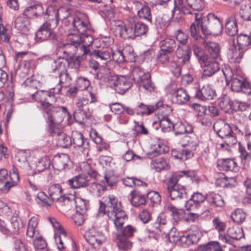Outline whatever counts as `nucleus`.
I'll list each match as a JSON object with an SVG mask.
<instances>
[{
  "label": "nucleus",
  "mask_w": 251,
  "mask_h": 251,
  "mask_svg": "<svg viewBox=\"0 0 251 251\" xmlns=\"http://www.w3.org/2000/svg\"><path fill=\"white\" fill-rule=\"evenodd\" d=\"M103 214H106L113 223L117 230L121 231L123 237H130L136 232L137 229L131 225H128L123 229V226L127 217L122 209L121 202L114 195H109L105 200V204L100 202L98 215Z\"/></svg>",
  "instance_id": "obj_1"
},
{
  "label": "nucleus",
  "mask_w": 251,
  "mask_h": 251,
  "mask_svg": "<svg viewBox=\"0 0 251 251\" xmlns=\"http://www.w3.org/2000/svg\"><path fill=\"white\" fill-rule=\"evenodd\" d=\"M111 27L116 35L125 39H135L137 37L146 35L149 31V26L146 24L136 21V18L131 16L128 17L125 22L113 21Z\"/></svg>",
  "instance_id": "obj_2"
},
{
  "label": "nucleus",
  "mask_w": 251,
  "mask_h": 251,
  "mask_svg": "<svg viewBox=\"0 0 251 251\" xmlns=\"http://www.w3.org/2000/svg\"><path fill=\"white\" fill-rule=\"evenodd\" d=\"M182 177L190 178L192 181H196L198 179L194 171L185 170L173 174L167 184L168 193L172 200L186 198L185 187L178 184L179 179Z\"/></svg>",
  "instance_id": "obj_3"
},
{
  "label": "nucleus",
  "mask_w": 251,
  "mask_h": 251,
  "mask_svg": "<svg viewBox=\"0 0 251 251\" xmlns=\"http://www.w3.org/2000/svg\"><path fill=\"white\" fill-rule=\"evenodd\" d=\"M196 22L200 26L202 33L205 36L220 32L223 28V24L219 18L212 13L206 16L199 12L195 13Z\"/></svg>",
  "instance_id": "obj_4"
},
{
  "label": "nucleus",
  "mask_w": 251,
  "mask_h": 251,
  "mask_svg": "<svg viewBox=\"0 0 251 251\" xmlns=\"http://www.w3.org/2000/svg\"><path fill=\"white\" fill-rule=\"evenodd\" d=\"M67 39L69 43L64 45L65 50L63 51V53H66L67 55L71 54L68 48L73 46L76 48H79L82 53V56L90 53L91 50L89 46L92 45L94 41L93 36L89 34L88 32L81 34L69 33L67 36Z\"/></svg>",
  "instance_id": "obj_5"
},
{
  "label": "nucleus",
  "mask_w": 251,
  "mask_h": 251,
  "mask_svg": "<svg viewBox=\"0 0 251 251\" xmlns=\"http://www.w3.org/2000/svg\"><path fill=\"white\" fill-rule=\"evenodd\" d=\"M223 75L225 76L226 84L231 83V89L235 92H243L248 95H251V89L249 84L246 82L242 76L234 74L229 66H225L222 69Z\"/></svg>",
  "instance_id": "obj_6"
},
{
  "label": "nucleus",
  "mask_w": 251,
  "mask_h": 251,
  "mask_svg": "<svg viewBox=\"0 0 251 251\" xmlns=\"http://www.w3.org/2000/svg\"><path fill=\"white\" fill-rule=\"evenodd\" d=\"M213 129L223 141L220 144L222 148L227 149V147L233 146L237 142L235 134L225 121L217 120L213 125Z\"/></svg>",
  "instance_id": "obj_7"
},
{
  "label": "nucleus",
  "mask_w": 251,
  "mask_h": 251,
  "mask_svg": "<svg viewBox=\"0 0 251 251\" xmlns=\"http://www.w3.org/2000/svg\"><path fill=\"white\" fill-rule=\"evenodd\" d=\"M98 79L107 83V85L114 87L117 93L120 94H124L132 86L130 80L123 76H112L109 74L103 75L98 74L96 76Z\"/></svg>",
  "instance_id": "obj_8"
},
{
  "label": "nucleus",
  "mask_w": 251,
  "mask_h": 251,
  "mask_svg": "<svg viewBox=\"0 0 251 251\" xmlns=\"http://www.w3.org/2000/svg\"><path fill=\"white\" fill-rule=\"evenodd\" d=\"M62 86L56 85L55 87L50 89L48 91L38 90L32 94V98L35 100L40 103L42 108L45 112L51 106L50 101L54 100L55 96L61 94Z\"/></svg>",
  "instance_id": "obj_9"
},
{
  "label": "nucleus",
  "mask_w": 251,
  "mask_h": 251,
  "mask_svg": "<svg viewBox=\"0 0 251 251\" xmlns=\"http://www.w3.org/2000/svg\"><path fill=\"white\" fill-rule=\"evenodd\" d=\"M131 75L133 80L140 89L142 88L149 92L153 91L154 86L150 79V75L148 73H145L142 68L135 67L132 70Z\"/></svg>",
  "instance_id": "obj_10"
},
{
  "label": "nucleus",
  "mask_w": 251,
  "mask_h": 251,
  "mask_svg": "<svg viewBox=\"0 0 251 251\" xmlns=\"http://www.w3.org/2000/svg\"><path fill=\"white\" fill-rule=\"evenodd\" d=\"M44 113L47 115L48 122L57 124L61 123L65 117L70 116V113L66 107L55 106L52 104Z\"/></svg>",
  "instance_id": "obj_11"
},
{
  "label": "nucleus",
  "mask_w": 251,
  "mask_h": 251,
  "mask_svg": "<svg viewBox=\"0 0 251 251\" xmlns=\"http://www.w3.org/2000/svg\"><path fill=\"white\" fill-rule=\"evenodd\" d=\"M84 238L86 242L94 249H97L105 241L104 234L95 227L88 229L85 232Z\"/></svg>",
  "instance_id": "obj_12"
},
{
  "label": "nucleus",
  "mask_w": 251,
  "mask_h": 251,
  "mask_svg": "<svg viewBox=\"0 0 251 251\" xmlns=\"http://www.w3.org/2000/svg\"><path fill=\"white\" fill-rule=\"evenodd\" d=\"M89 100L87 98L82 97L77 100L75 103V110L74 112V118L79 123L84 121L88 115L89 109L88 104Z\"/></svg>",
  "instance_id": "obj_13"
},
{
  "label": "nucleus",
  "mask_w": 251,
  "mask_h": 251,
  "mask_svg": "<svg viewBox=\"0 0 251 251\" xmlns=\"http://www.w3.org/2000/svg\"><path fill=\"white\" fill-rule=\"evenodd\" d=\"M202 69V76L210 77L216 74L220 69V64L215 59L208 56L200 63Z\"/></svg>",
  "instance_id": "obj_14"
},
{
  "label": "nucleus",
  "mask_w": 251,
  "mask_h": 251,
  "mask_svg": "<svg viewBox=\"0 0 251 251\" xmlns=\"http://www.w3.org/2000/svg\"><path fill=\"white\" fill-rule=\"evenodd\" d=\"M244 236L243 230L238 227H231L228 229L227 234H220L219 239L223 242L232 245L233 240H238Z\"/></svg>",
  "instance_id": "obj_15"
},
{
  "label": "nucleus",
  "mask_w": 251,
  "mask_h": 251,
  "mask_svg": "<svg viewBox=\"0 0 251 251\" xmlns=\"http://www.w3.org/2000/svg\"><path fill=\"white\" fill-rule=\"evenodd\" d=\"M49 220L53 227L58 230L57 232L55 233L54 235V240L57 245L58 249L61 250L65 248L64 241L66 238V231L62 227L60 223L56 221L55 219L50 218Z\"/></svg>",
  "instance_id": "obj_16"
},
{
  "label": "nucleus",
  "mask_w": 251,
  "mask_h": 251,
  "mask_svg": "<svg viewBox=\"0 0 251 251\" xmlns=\"http://www.w3.org/2000/svg\"><path fill=\"white\" fill-rule=\"evenodd\" d=\"M73 139L75 147H77L84 156H87L90 150L89 142L87 139L84 138L83 135L78 132L73 133Z\"/></svg>",
  "instance_id": "obj_17"
},
{
  "label": "nucleus",
  "mask_w": 251,
  "mask_h": 251,
  "mask_svg": "<svg viewBox=\"0 0 251 251\" xmlns=\"http://www.w3.org/2000/svg\"><path fill=\"white\" fill-rule=\"evenodd\" d=\"M58 10L52 6L47 7L44 16L45 22L44 23L47 25L50 28H55L58 24Z\"/></svg>",
  "instance_id": "obj_18"
},
{
  "label": "nucleus",
  "mask_w": 251,
  "mask_h": 251,
  "mask_svg": "<svg viewBox=\"0 0 251 251\" xmlns=\"http://www.w3.org/2000/svg\"><path fill=\"white\" fill-rule=\"evenodd\" d=\"M71 163L70 156L67 154L58 153L53 156L52 165L54 169L61 171L68 168Z\"/></svg>",
  "instance_id": "obj_19"
},
{
  "label": "nucleus",
  "mask_w": 251,
  "mask_h": 251,
  "mask_svg": "<svg viewBox=\"0 0 251 251\" xmlns=\"http://www.w3.org/2000/svg\"><path fill=\"white\" fill-rule=\"evenodd\" d=\"M87 55L106 64L111 61V49L99 48L91 51Z\"/></svg>",
  "instance_id": "obj_20"
},
{
  "label": "nucleus",
  "mask_w": 251,
  "mask_h": 251,
  "mask_svg": "<svg viewBox=\"0 0 251 251\" xmlns=\"http://www.w3.org/2000/svg\"><path fill=\"white\" fill-rule=\"evenodd\" d=\"M216 96L215 90L209 84H205L201 87L200 86L196 94L197 98L203 100H213Z\"/></svg>",
  "instance_id": "obj_21"
},
{
  "label": "nucleus",
  "mask_w": 251,
  "mask_h": 251,
  "mask_svg": "<svg viewBox=\"0 0 251 251\" xmlns=\"http://www.w3.org/2000/svg\"><path fill=\"white\" fill-rule=\"evenodd\" d=\"M159 47L160 49L170 53L176 50V55L178 57H179L178 55L179 52L181 50V47L179 45L177 44L175 39L172 38H166L161 40L159 42Z\"/></svg>",
  "instance_id": "obj_22"
},
{
  "label": "nucleus",
  "mask_w": 251,
  "mask_h": 251,
  "mask_svg": "<svg viewBox=\"0 0 251 251\" xmlns=\"http://www.w3.org/2000/svg\"><path fill=\"white\" fill-rule=\"evenodd\" d=\"M53 28H50L49 25L43 24L36 32V37L41 41L50 40L52 41L56 40L57 37L55 33L51 31Z\"/></svg>",
  "instance_id": "obj_23"
},
{
  "label": "nucleus",
  "mask_w": 251,
  "mask_h": 251,
  "mask_svg": "<svg viewBox=\"0 0 251 251\" xmlns=\"http://www.w3.org/2000/svg\"><path fill=\"white\" fill-rule=\"evenodd\" d=\"M171 224L167 221L166 216L163 213L159 214L153 225L155 232L159 231L164 234H166L171 228Z\"/></svg>",
  "instance_id": "obj_24"
},
{
  "label": "nucleus",
  "mask_w": 251,
  "mask_h": 251,
  "mask_svg": "<svg viewBox=\"0 0 251 251\" xmlns=\"http://www.w3.org/2000/svg\"><path fill=\"white\" fill-rule=\"evenodd\" d=\"M72 24L74 27L79 34L91 31L90 23L86 17L83 19L80 17H76L74 19Z\"/></svg>",
  "instance_id": "obj_25"
},
{
  "label": "nucleus",
  "mask_w": 251,
  "mask_h": 251,
  "mask_svg": "<svg viewBox=\"0 0 251 251\" xmlns=\"http://www.w3.org/2000/svg\"><path fill=\"white\" fill-rule=\"evenodd\" d=\"M67 61L63 58H58L50 61L48 70L50 73L60 74L63 71H67Z\"/></svg>",
  "instance_id": "obj_26"
},
{
  "label": "nucleus",
  "mask_w": 251,
  "mask_h": 251,
  "mask_svg": "<svg viewBox=\"0 0 251 251\" xmlns=\"http://www.w3.org/2000/svg\"><path fill=\"white\" fill-rule=\"evenodd\" d=\"M44 9L41 4L36 3L27 6L23 12V15L27 19L37 17L43 13Z\"/></svg>",
  "instance_id": "obj_27"
},
{
  "label": "nucleus",
  "mask_w": 251,
  "mask_h": 251,
  "mask_svg": "<svg viewBox=\"0 0 251 251\" xmlns=\"http://www.w3.org/2000/svg\"><path fill=\"white\" fill-rule=\"evenodd\" d=\"M162 105V103L158 102L154 105H146L141 103L136 107V114L140 116L149 115L153 113Z\"/></svg>",
  "instance_id": "obj_28"
},
{
  "label": "nucleus",
  "mask_w": 251,
  "mask_h": 251,
  "mask_svg": "<svg viewBox=\"0 0 251 251\" xmlns=\"http://www.w3.org/2000/svg\"><path fill=\"white\" fill-rule=\"evenodd\" d=\"M245 51L240 50L233 44L229 48L228 58L229 61L232 63H240L243 56Z\"/></svg>",
  "instance_id": "obj_29"
},
{
  "label": "nucleus",
  "mask_w": 251,
  "mask_h": 251,
  "mask_svg": "<svg viewBox=\"0 0 251 251\" xmlns=\"http://www.w3.org/2000/svg\"><path fill=\"white\" fill-rule=\"evenodd\" d=\"M218 166L222 171L236 172L239 170L238 166L234 159L226 158L219 160Z\"/></svg>",
  "instance_id": "obj_30"
},
{
  "label": "nucleus",
  "mask_w": 251,
  "mask_h": 251,
  "mask_svg": "<svg viewBox=\"0 0 251 251\" xmlns=\"http://www.w3.org/2000/svg\"><path fill=\"white\" fill-rule=\"evenodd\" d=\"M151 166L156 172L168 170L170 168L169 159L163 157L152 159L151 162Z\"/></svg>",
  "instance_id": "obj_31"
},
{
  "label": "nucleus",
  "mask_w": 251,
  "mask_h": 251,
  "mask_svg": "<svg viewBox=\"0 0 251 251\" xmlns=\"http://www.w3.org/2000/svg\"><path fill=\"white\" fill-rule=\"evenodd\" d=\"M68 184L71 188L76 189L87 186L88 184V181L85 176L79 175L69 179Z\"/></svg>",
  "instance_id": "obj_32"
},
{
  "label": "nucleus",
  "mask_w": 251,
  "mask_h": 251,
  "mask_svg": "<svg viewBox=\"0 0 251 251\" xmlns=\"http://www.w3.org/2000/svg\"><path fill=\"white\" fill-rule=\"evenodd\" d=\"M226 32L229 36H233L238 32L236 20L234 15L229 16L226 20Z\"/></svg>",
  "instance_id": "obj_33"
},
{
  "label": "nucleus",
  "mask_w": 251,
  "mask_h": 251,
  "mask_svg": "<svg viewBox=\"0 0 251 251\" xmlns=\"http://www.w3.org/2000/svg\"><path fill=\"white\" fill-rule=\"evenodd\" d=\"M206 200L210 205L215 207H223L225 201L222 196L214 192H209L206 195Z\"/></svg>",
  "instance_id": "obj_34"
},
{
  "label": "nucleus",
  "mask_w": 251,
  "mask_h": 251,
  "mask_svg": "<svg viewBox=\"0 0 251 251\" xmlns=\"http://www.w3.org/2000/svg\"><path fill=\"white\" fill-rule=\"evenodd\" d=\"M239 14L240 18L245 21H251V3L245 0L242 2Z\"/></svg>",
  "instance_id": "obj_35"
},
{
  "label": "nucleus",
  "mask_w": 251,
  "mask_h": 251,
  "mask_svg": "<svg viewBox=\"0 0 251 251\" xmlns=\"http://www.w3.org/2000/svg\"><path fill=\"white\" fill-rule=\"evenodd\" d=\"M200 238V234L198 233L181 236L180 245L183 247H187L191 245L196 244L198 243Z\"/></svg>",
  "instance_id": "obj_36"
},
{
  "label": "nucleus",
  "mask_w": 251,
  "mask_h": 251,
  "mask_svg": "<svg viewBox=\"0 0 251 251\" xmlns=\"http://www.w3.org/2000/svg\"><path fill=\"white\" fill-rule=\"evenodd\" d=\"M49 194L52 201H58L63 196V190L58 184H54L50 186Z\"/></svg>",
  "instance_id": "obj_37"
},
{
  "label": "nucleus",
  "mask_w": 251,
  "mask_h": 251,
  "mask_svg": "<svg viewBox=\"0 0 251 251\" xmlns=\"http://www.w3.org/2000/svg\"><path fill=\"white\" fill-rule=\"evenodd\" d=\"M187 92L183 88L177 89L174 93V100L179 104H182L190 100Z\"/></svg>",
  "instance_id": "obj_38"
},
{
  "label": "nucleus",
  "mask_w": 251,
  "mask_h": 251,
  "mask_svg": "<svg viewBox=\"0 0 251 251\" xmlns=\"http://www.w3.org/2000/svg\"><path fill=\"white\" fill-rule=\"evenodd\" d=\"M50 164V160L47 156L38 159L32 164L36 171L40 172L48 168Z\"/></svg>",
  "instance_id": "obj_39"
},
{
  "label": "nucleus",
  "mask_w": 251,
  "mask_h": 251,
  "mask_svg": "<svg viewBox=\"0 0 251 251\" xmlns=\"http://www.w3.org/2000/svg\"><path fill=\"white\" fill-rule=\"evenodd\" d=\"M20 176L18 169L13 166L10 171L9 179L6 183V189L9 190L11 187L17 185L19 181Z\"/></svg>",
  "instance_id": "obj_40"
},
{
  "label": "nucleus",
  "mask_w": 251,
  "mask_h": 251,
  "mask_svg": "<svg viewBox=\"0 0 251 251\" xmlns=\"http://www.w3.org/2000/svg\"><path fill=\"white\" fill-rule=\"evenodd\" d=\"M118 181V176L112 170H107L105 172L104 180H101L103 183L112 187L115 185Z\"/></svg>",
  "instance_id": "obj_41"
},
{
  "label": "nucleus",
  "mask_w": 251,
  "mask_h": 251,
  "mask_svg": "<svg viewBox=\"0 0 251 251\" xmlns=\"http://www.w3.org/2000/svg\"><path fill=\"white\" fill-rule=\"evenodd\" d=\"M204 46L213 59L217 58L220 55V49L219 45L213 42H204Z\"/></svg>",
  "instance_id": "obj_42"
},
{
  "label": "nucleus",
  "mask_w": 251,
  "mask_h": 251,
  "mask_svg": "<svg viewBox=\"0 0 251 251\" xmlns=\"http://www.w3.org/2000/svg\"><path fill=\"white\" fill-rule=\"evenodd\" d=\"M131 202L134 207L144 205L146 203V198L144 195L140 192H131Z\"/></svg>",
  "instance_id": "obj_43"
},
{
  "label": "nucleus",
  "mask_w": 251,
  "mask_h": 251,
  "mask_svg": "<svg viewBox=\"0 0 251 251\" xmlns=\"http://www.w3.org/2000/svg\"><path fill=\"white\" fill-rule=\"evenodd\" d=\"M237 45L236 46L240 50L246 51L247 47L251 45V36L245 34H240L237 38Z\"/></svg>",
  "instance_id": "obj_44"
},
{
  "label": "nucleus",
  "mask_w": 251,
  "mask_h": 251,
  "mask_svg": "<svg viewBox=\"0 0 251 251\" xmlns=\"http://www.w3.org/2000/svg\"><path fill=\"white\" fill-rule=\"evenodd\" d=\"M75 197L72 194L63 195L58 201L62 206L66 207V210H70L75 204Z\"/></svg>",
  "instance_id": "obj_45"
},
{
  "label": "nucleus",
  "mask_w": 251,
  "mask_h": 251,
  "mask_svg": "<svg viewBox=\"0 0 251 251\" xmlns=\"http://www.w3.org/2000/svg\"><path fill=\"white\" fill-rule=\"evenodd\" d=\"M76 212L86 214L88 208V201L80 198H75V204Z\"/></svg>",
  "instance_id": "obj_46"
},
{
  "label": "nucleus",
  "mask_w": 251,
  "mask_h": 251,
  "mask_svg": "<svg viewBox=\"0 0 251 251\" xmlns=\"http://www.w3.org/2000/svg\"><path fill=\"white\" fill-rule=\"evenodd\" d=\"M14 24L15 28L18 30L25 31L28 29L29 22L26 17L19 16L16 18Z\"/></svg>",
  "instance_id": "obj_47"
},
{
  "label": "nucleus",
  "mask_w": 251,
  "mask_h": 251,
  "mask_svg": "<svg viewBox=\"0 0 251 251\" xmlns=\"http://www.w3.org/2000/svg\"><path fill=\"white\" fill-rule=\"evenodd\" d=\"M138 17L143 20H145L150 23H151V14L150 7L146 5L141 6V7L138 10Z\"/></svg>",
  "instance_id": "obj_48"
},
{
  "label": "nucleus",
  "mask_w": 251,
  "mask_h": 251,
  "mask_svg": "<svg viewBox=\"0 0 251 251\" xmlns=\"http://www.w3.org/2000/svg\"><path fill=\"white\" fill-rule=\"evenodd\" d=\"M59 80L57 85H59L63 87H68L71 85L72 79L67 70L63 71L59 75Z\"/></svg>",
  "instance_id": "obj_49"
},
{
  "label": "nucleus",
  "mask_w": 251,
  "mask_h": 251,
  "mask_svg": "<svg viewBox=\"0 0 251 251\" xmlns=\"http://www.w3.org/2000/svg\"><path fill=\"white\" fill-rule=\"evenodd\" d=\"M38 224V219L35 217H32L28 222L27 228L26 235L30 238H33L36 234V228Z\"/></svg>",
  "instance_id": "obj_50"
},
{
  "label": "nucleus",
  "mask_w": 251,
  "mask_h": 251,
  "mask_svg": "<svg viewBox=\"0 0 251 251\" xmlns=\"http://www.w3.org/2000/svg\"><path fill=\"white\" fill-rule=\"evenodd\" d=\"M22 226L23 224L21 220L17 215H13L10 219V226L8 227L11 230V231H9V233L18 231Z\"/></svg>",
  "instance_id": "obj_51"
},
{
  "label": "nucleus",
  "mask_w": 251,
  "mask_h": 251,
  "mask_svg": "<svg viewBox=\"0 0 251 251\" xmlns=\"http://www.w3.org/2000/svg\"><path fill=\"white\" fill-rule=\"evenodd\" d=\"M246 217L245 212L240 208L236 209L231 215V219L238 224L243 223Z\"/></svg>",
  "instance_id": "obj_52"
},
{
  "label": "nucleus",
  "mask_w": 251,
  "mask_h": 251,
  "mask_svg": "<svg viewBox=\"0 0 251 251\" xmlns=\"http://www.w3.org/2000/svg\"><path fill=\"white\" fill-rule=\"evenodd\" d=\"M174 4L176 9L182 11L184 14H192V12L187 8V0H175Z\"/></svg>",
  "instance_id": "obj_53"
},
{
  "label": "nucleus",
  "mask_w": 251,
  "mask_h": 251,
  "mask_svg": "<svg viewBox=\"0 0 251 251\" xmlns=\"http://www.w3.org/2000/svg\"><path fill=\"white\" fill-rule=\"evenodd\" d=\"M166 233L170 242L176 243L178 241L180 245L181 236H179V232L176 228L171 226V228Z\"/></svg>",
  "instance_id": "obj_54"
},
{
  "label": "nucleus",
  "mask_w": 251,
  "mask_h": 251,
  "mask_svg": "<svg viewBox=\"0 0 251 251\" xmlns=\"http://www.w3.org/2000/svg\"><path fill=\"white\" fill-rule=\"evenodd\" d=\"M126 50L125 49L122 50H118L114 52L111 50V61L114 60L117 63H123L125 61V54Z\"/></svg>",
  "instance_id": "obj_55"
},
{
  "label": "nucleus",
  "mask_w": 251,
  "mask_h": 251,
  "mask_svg": "<svg viewBox=\"0 0 251 251\" xmlns=\"http://www.w3.org/2000/svg\"><path fill=\"white\" fill-rule=\"evenodd\" d=\"M58 145L63 148H67L72 145V140L65 133H61L57 139Z\"/></svg>",
  "instance_id": "obj_56"
},
{
  "label": "nucleus",
  "mask_w": 251,
  "mask_h": 251,
  "mask_svg": "<svg viewBox=\"0 0 251 251\" xmlns=\"http://www.w3.org/2000/svg\"><path fill=\"white\" fill-rule=\"evenodd\" d=\"M171 53L167 52L164 50L160 49L156 54V61L159 64H167L170 61L169 55Z\"/></svg>",
  "instance_id": "obj_57"
},
{
  "label": "nucleus",
  "mask_w": 251,
  "mask_h": 251,
  "mask_svg": "<svg viewBox=\"0 0 251 251\" xmlns=\"http://www.w3.org/2000/svg\"><path fill=\"white\" fill-rule=\"evenodd\" d=\"M219 105L225 112H228L233 108V101L228 97L225 96L220 100Z\"/></svg>",
  "instance_id": "obj_58"
},
{
  "label": "nucleus",
  "mask_w": 251,
  "mask_h": 251,
  "mask_svg": "<svg viewBox=\"0 0 251 251\" xmlns=\"http://www.w3.org/2000/svg\"><path fill=\"white\" fill-rule=\"evenodd\" d=\"M160 120V126L163 132H166L171 130V126L173 127V124L171 120L166 116H162L159 118Z\"/></svg>",
  "instance_id": "obj_59"
},
{
  "label": "nucleus",
  "mask_w": 251,
  "mask_h": 251,
  "mask_svg": "<svg viewBox=\"0 0 251 251\" xmlns=\"http://www.w3.org/2000/svg\"><path fill=\"white\" fill-rule=\"evenodd\" d=\"M193 51L200 64L202 61H204V59L208 56L204 52L201 48L196 44L193 45Z\"/></svg>",
  "instance_id": "obj_60"
},
{
  "label": "nucleus",
  "mask_w": 251,
  "mask_h": 251,
  "mask_svg": "<svg viewBox=\"0 0 251 251\" xmlns=\"http://www.w3.org/2000/svg\"><path fill=\"white\" fill-rule=\"evenodd\" d=\"M239 151L240 153V157L242 163L245 165L251 159V155L246 150L245 147L239 144Z\"/></svg>",
  "instance_id": "obj_61"
},
{
  "label": "nucleus",
  "mask_w": 251,
  "mask_h": 251,
  "mask_svg": "<svg viewBox=\"0 0 251 251\" xmlns=\"http://www.w3.org/2000/svg\"><path fill=\"white\" fill-rule=\"evenodd\" d=\"M117 246L119 249L126 251L130 249L132 244L125 238L120 235H118Z\"/></svg>",
  "instance_id": "obj_62"
},
{
  "label": "nucleus",
  "mask_w": 251,
  "mask_h": 251,
  "mask_svg": "<svg viewBox=\"0 0 251 251\" xmlns=\"http://www.w3.org/2000/svg\"><path fill=\"white\" fill-rule=\"evenodd\" d=\"M175 35L176 40L180 45H186L188 39V36L183 30L180 29L177 30L175 33Z\"/></svg>",
  "instance_id": "obj_63"
},
{
  "label": "nucleus",
  "mask_w": 251,
  "mask_h": 251,
  "mask_svg": "<svg viewBox=\"0 0 251 251\" xmlns=\"http://www.w3.org/2000/svg\"><path fill=\"white\" fill-rule=\"evenodd\" d=\"M247 196L244 199V202L251 203V179L247 178L244 181Z\"/></svg>",
  "instance_id": "obj_64"
}]
</instances>
